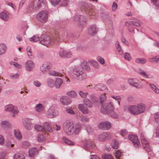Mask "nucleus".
Segmentation results:
<instances>
[{"label":"nucleus","mask_w":159,"mask_h":159,"mask_svg":"<svg viewBox=\"0 0 159 159\" xmlns=\"http://www.w3.org/2000/svg\"><path fill=\"white\" fill-rule=\"evenodd\" d=\"M72 34L69 33H56L53 37V40H51L50 38L45 34L42 35L39 38V41L40 43L45 46H47L52 41L54 42L55 41L59 42L60 40H62L66 38H68L71 36Z\"/></svg>","instance_id":"1"},{"label":"nucleus","mask_w":159,"mask_h":159,"mask_svg":"<svg viewBox=\"0 0 159 159\" xmlns=\"http://www.w3.org/2000/svg\"><path fill=\"white\" fill-rule=\"evenodd\" d=\"M128 111L133 115H138L144 112L145 110V105L140 103L137 105H130L128 107Z\"/></svg>","instance_id":"2"},{"label":"nucleus","mask_w":159,"mask_h":159,"mask_svg":"<svg viewBox=\"0 0 159 159\" xmlns=\"http://www.w3.org/2000/svg\"><path fill=\"white\" fill-rule=\"evenodd\" d=\"M63 130L68 135L72 134L75 131V128L73 123L69 120L66 121L63 124Z\"/></svg>","instance_id":"3"},{"label":"nucleus","mask_w":159,"mask_h":159,"mask_svg":"<svg viewBox=\"0 0 159 159\" xmlns=\"http://www.w3.org/2000/svg\"><path fill=\"white\" fill-rule=\"evenodd\" d=\"M73 76L76 79L82 80L86 78V75L80 67H75L73 70Z\"/></svg>","instance_id":"4"},{"label":"nucleus","mask_w":159,"mask_h":159,"mask_svg":"<svg viewBox=\"0 0 159 159\" xmlns=\"http://www.w3.org/2000/svg\"><path fill=\"white\" fill-rule=\"evenodd\" d=\"M114 110V107L111 102L102 105L101 109V112L102 113L107 114L110 113Z\"/></svg>","instance_id":"5"},{"label":"nucleus","mask_w":159,"mask_h":159,"mask_svg":"<svg viewBox=\"0 0 159 159\" xmlns=\"http://www.w3.org/2000/svg\"><path fill=\"white\" fill-rule=\"evenodd\" d=\"M48 13L46 11H42L39 12L37 15V18L40 22L45 23L48 20Z\"/></svg>","instance_id":"6"},{"label":"nucleus","mask_w":159,"mask_h":159,"mask_svg":"<svg viewBox=\"0 0 159 159\" xmlns=\"http://www.w3.org/2000/svg\"><path fill=\"white\" fill-rule=\"evenodd\" d=\"M141 143L144 149L148 152H150L151 153V149L150 148L148 143L146 140L144 133H142L140 135Z\"/></svg>","instance_id":"7"},{"label":"nucleus","mask_w":159,"mask_h":159,"mask_svg":"<svg viewBox=\"0 0 159 159\" xmlns=\"http://www.w3.org/2000/svg\"><path fill=\"white\" fill-rule=\"evenodd\" d=\"M47 114L49 118H52L59 115V112L56 107L52 106L48 109Z\"/></svg>","instance_id":"8"},{"label":"nucleus","mask_w":159,"mask_h":159,"mask_svg":"<svg viewBox=\"0 0 159 159\" xmlns=\"http://www.w3.org/2000/svg\"><path fill=\"white\" fill-rule=\"evenodd\" d=\"M5 110L6 111L11 112L13 113V115L12 116L13 117L15 116V115L17 114L18 112V111L17 108L11 104L6 106L5 107Z\"/></svg>","instance_id":"9"},{"label":"nucleus","mask_w":159,"mask_h":159,"mask_svg":"<svg viewBox=\"0 0 159 159\" xmlns=\"http://www.w3.org/2000/svg\"><path fill=\"white\" fill-rule=\"evenodd\" d=\"M129 139L134 143V145L136 148H138L140 145L139 141L137 136L135 135H130L128 136Z\"/></svg>","instance_id":"10"},{"label":"nucleus","mask_w":159,"mask_h":159,"mask_svg":"<svg viewBox=\"0 0 159 159\" xmlns=\"http://www.w3.org/2000/svg\"><path fill=\"white\" fill-rule=\"evenodd\" d=\"M128 82L130 85L138 89L141 88L143 86L141 84L138 83V80L136 79H129Z\"/></svg>","instance_id":"11"},{"label":"nucleus","mask_w":159,"mask_h":159,"mask_svg":"<svg viewBox=\"0 0 159 159\" xmlns=\"http://www.w3.org/2000/svg\"><path fill=\"white\" fill-rule=\"evenodd\" d=\"M111 124L108 121H105L100 123L98 125L99 128L104 130H108L111 128Z\"/></svg>","instance_id":"12"},{"label":"nucleus","mask_w":159,"mask_h":159,"mask_svg":"<svg viewBox=\"0 0 159 159\" xmlns=\"http://www.w3.org/2000/svg\"><path fill=\"white\" fill-rule=\"evenodd\" d=\"M25 68L26 70L29 71L32 70L35 66V64L31 60H29L25 63Z\"/></svg>","instance_id":"13"},{"label":"nucleus","mask_w":159,"mask_h":159,"mask_svg":"<svg viewBox=\"0 0 159 159\" xmlns=\"http://www.w3.org/2000/svg\"><path fill=\"white\" fill-rule=\"evenodd\" d=\"M74 19L76 20H79L80 25H82L85 23L86 17L84 16L76 15L74 16Z\"/></svg>","instance_id":"14"},{"label":"nucleus","mask_w":159,"mask_h":159,"mask_svg":"<svg viewBox=\"0 0 159 159\" xmlns=\"http://www.w3.org/2000/svg\"><path fill=\"white\" fill-rule=\"evenodd\" d=\"M111 135L109 132H104L99 136L100 141H103L111 138Z\"/></svg>","instance_id":"15"},{"label":"nucleus","mask_w":159,"mask_h":159,"mask_svg":"<svg viewBox=\"0 0 159 159\" xmlns=\"http://www.w3.org/2000/svg\"><path fill=\"white\" fill-rule=\"evenodd\" d=\"M84 146L86 150H89L93 148L94 147V144L91 140L88 139L86 140Z\"/></svg>","instance_id":"16"},{"label":"nucleus","mask_w":159,"mask_h":159,"mask_svg":"<svg viewBox=\"0 0 159 159\" xmlns=\"http://www.w3.org/2000/svg\"><path fill=\"white\" fill-rule=\"evenodd\" d=\"M60 100L61 103L63 105L66 106L70 104L71 102V100L67 96H64L61 97Z\"/></svg>","instance_id":"17"},{"label":"nucleus","mask_w":159,"mask_h":159,"mask_svg":"<svg viewBox=\"0 0 159 159\" xmlns=\"http://www.w3.org/2000/svg\"><path fill=\"white\" fill-rule=\"evenodd\" d=\"M51 67V65L48 62H44L40 67V70L43 72L49 70Z\"/></svg>","instance_id":"18"},{"label":"nucleus","mask_w":159,"mask_h":159,"mask_svg":"<svg viewBox=\"0 0 159 159\" xmlns=\"http://www.w3.org/2000/svg\"><path fill=\"white\" fill-rule=\"evenodd\" d=\"M98 31V30L96 26L93 25L90 27L88 30V34L90 35L93 36L95 35Z\"/></svg>","instance_id":"19"},{"label":"nucleus","mask_w":159,"mask_h":159,"mask_svg":"<svg viewBox=\"0 0 159 159\" xmlns=\"http://www.w3.org/2000/svg\"><path fill=\"white\" fill-rule=\"evenodd\" d=\"M84 104H79L78 107L80 110L84 114H87L89 113L88 109L85 107Z\"/></svg>","instance_id":"20"},{"label":"nucleus","mask_w":159,"mask_h":159,"mask_svg":"<svg viewBox=\"0 0 159 159\" xmlns=\"http://www.w3.org/2000/svg\"><path fill=\"white\" fill-rule=\"evenodd\" d=\"M32 4L33 5V8L37 9L39 8L41 6V1L40 0H34L32 2Z\"/></svg>","instance_id":"21"},{"label":"nucleus","mask_w":159,"mask_h":159,"mask_svg":"<svg viewBox=\"0 0 159 159\" xmlns=\"http://www.w3.org/2000/svg\"><path fill=\"white\" fill-rule=\"evenodd\" d=\"M43 128L46 129L48 131L50 132H52V126L50 123L45 122L43 124Z\"/></svg>","instance_id":"22"},{"label":"nucleus","mask_w":159,"mask_h":159,"mask_svg":"<svg viewBox=\"0 0 159 159\" xmlns=\"http://www.w3.org/2000/svg\"><path fill=\"white\" fill-rule=\"evenodd\" d=\"M28 152L30 156L33 157L38 153V150L35 148H32L29 149Z\"/></svg>","instance_id":"23"},{"label":"nucleus","mask_w":159,"mask_h":159,"mask_svg":"<svg viewBox=\"0 0 159 159\" xmlns=\"http://www.w3.org/2000/svg\"><path fill=\"white\" fill-rule=\"evenodd\" d=\"M63 83L62 80L60 78H57L55 80V83L54 82V86L57 89L59 88L61 85Z\"/></svg>","instance_id":"24"},{"label":"nucleus","mask_w":159,"mask_h":159,"mask_svg":"<svg viewBox=\"0 0 159 159\" xmlns=\"http://www.w3.org/2000/svg\"><path fill=\"white\" fill-rule=\"evenodd\" d=\"M94 88L97 90L103 91L107 89V87L103 84H99L96 85Z\"/></svg>","instance_id":"25"},{"label":"nucleus","mask_w":159,"mask_h":159,"mask_svg":"<svg viewBox=\"0 0 159 159\" xmlns=\"http://www.w3.org/2000/svg\"><path fill=\"white\" fill-rule=\"evenodd\" d=\"M1 126L2 128L4 129H7L11 127L10 123L7 121H3L1 124Z\"/></svg>","instance_id":"26"},{"label":"nucleus","mask_w":159,"mask_h":159,"mask_svg":"<svg viewBox=\"0 0 159 159\" xmlns=\"http://www.w3.org/2000/svg\"><path fill=\"white\" fill-rule=\"evenodd\" d=\"M116 110L117 111V112H116L115 111H114L113 110L112 111V112H111L110 113H109L108 115L113 118L115 119L117 118L118 117L119 112V109L118 108Z\"/></svg>","instance_id":"27"},{"label":"nucleus","mask_w":159,"mask_h":159,"mask_svg":"<svg viewBox=\"0 0 159 159\" xmlns=\"http://www.w3.org/2000/svg\"><path fill=\"white\" fill-rule=\"evenodd\" d=\"M0 18L5 21H7L9 19V16L8 14L2 12L0 14Z\"/></svg>","instance_id":"28"},{"label":"nucleus","mask_w":159,"mask_h":159,"mask_svg":"<svg viewBox=\"0 0 159 159\" xmlns=\"http://www.w3.org/2000/svg\"><path fill=\"white\" fill-rule=\"evenodd\" d=\"M34 127L38 131H41L43 133H45L46 132L45 129L42 125H34Z\"/></svg>","instance_id":"29"},{"label":"nucleus","mask_w":159,"mask_h":159,"mask_svg":"<svg viewBox=\"0 0 159 159\" xmlns=\"http://www.w3.org/2000/svg\"><path fill=\"white\" fill-rule=\"evenodd\" d=\"M147 61L146 60L143 58H137L135 61L136 63L141 65H143L146 63Z\"/></svg>","instance_id":"30"},{"label":"nucleus","mask_w":159,"mask_h":159,"mask_svg":"<svg viewBox=\"0 0 159 159\" xmlns=\"http://www.w3.org/2000/svg\"><path fill=\"white\" fill-rule=\"evenodd\" d=\"M7 47L4 44H0V56L3 55L6 52Z\"/></svg>","instance_id":"31"},{"label":"nucleus","mask_w":159,"mask_h":159,"mask_svg":"<svg viewBox=\"0 0 159 159\" xmlns=\"http://www.w3.org/2000/svg\"><path fill=\"white\" fill-rule=\"evenodd\" d=\"M81 66L83 69H84L86 70H89V64L87 61H84L81 64Z\"/></svg>","instance_id":"32"},{"label":"nucleus","mask_w":159,"mask_h":159,"mask_svg":"<svg viewBox=\"0 0 159 159\" xmlns=\"http://www.w3.org/2000/svg\"><path fill=\"white\" fill-rule=\"evenodd\" d=\"M149 85L151 89H152L156 93L159 94V89L154 84L150 83L149 84Z\"/></svg>","instance_id":"33"},{"label":"nucleus","mask_w":159,"mask_h":159,"mask_svg":"<svg viewBox=\"0 0 159 159\" xmlns=\"http://www.w3.org/2000/svg\"><path fill=\"white\" fill-rule=\"evenodd\" d=\"M67 95L73 98H75L77 96V94L74 91H70L67 93Z\"/></svg>","instance_id":"34"},{"label":"nucleus","mask_w":159,"mask_h":159,"mask_svg":"<svg viewBox=\"0 0 159 159\" xmlns=\"http://www.w3.org/2000/svg\"><path fill=\"white\" fill-rule=\"evenodd\" d=\"M26 51L28 56L29 58L30 59L33 58L34 56L32 54V51L31 47L30 46H28L27 48Z\"/></svg>","instance_id":"35"},{"label":"nucleus","mask_w":159,"mask_h":159,"mask_svg":"<svg viewBox=\"0 0 159 159\" xmlns=\"http://www.w3.org/2000/svg\"><path fill=\"white\" fill-rule=\"evenodd\" d=\"M15 136L17 139L20 140L22 138V136L20 131L18 129L14 130Z\"/></svg>","instance_id":"36"},{"label":"nucleus","mask_w":159,"mask_h":159,"mask_svg":"<svg viewBox=\"0 0 159 159\" xmlns=\"http://www.w3.org/2000/svg\"><path fill=\"white\" fill-rule=\"evenodd\" d=\"M85 11L87 13L89 14V15H95V13L94 11V10L92 8L89 7L85 8Z\"/></svg>","instance_id":"37"},{"label":"nucleus","mask_w":159,"mask_h":159,"mask_svg":"<svg viewBox=\"0 0 159 159\" xmlns=\"http://www.w3.org/2000/svg\"><path fill=\"white\" fill-rule=\"evenodd\" d=\"M116 46L119 53L120 55L122 54L123 53V52L121 49V46L118 41H117L116 42Z\"/></svg>","instance_id":"38"},{"label":"nucleus","mask_w":159,"mask_h":159,"mask_svg":"<svg viewBox=\"0 0 159 159\" xmlns=\"http://www.w3.org/2000/svg\"><path fill=\"white\" fill-rule=\"evenodd\" d=\"M25 157L22 154L17 153L15 154L14 157V159H25Z\"/></svg>","instance_id":"39"},{"label":"nucleus","mask_w":159,"mask_h":159,"mask_svg":"<svg viewBox=\"0 0 159 159\" xmlns=\"http://www.w3.org/2000/svg\"><path fill=\"white\" fill-rule=\"evenodd\" d=\"M81 125L80 124H77L75 126L74 132L75 134H77L81 130Z\"/></svg>","instance_id":"40"},{"label":"nucleus","mask_w":159,"mask_h":159,"mask_svg":"<svg viewBox=\"0 0 159 159\" xmlns=\"http://www.w3.org/2000/svg\"><path fill=\"white\" fill-rule=\"evenodd\" d=\"M35 108L36 111L39 112L42 111L43 109V106L42 104L39 103L36 105Z\"/></svg>","instance_id":"41"},{"label":"nucleus","mask_w":159,"mask_h":159,"mask_svg":"<svg viewBox=\"0 0 159 159\" xmlns=\"http://www.w3.org/2000/svg\"><path fill=\"white\" fill-rule=\"evenodd\" d=\"M84 104L89 107H91L93 106V103L88 99H86L85 100Z\"/></svg>","instance_id":"42"},{"label":"nucleus","mask_w":159,"mask_h":159,"mask_svg":"<svg viewBox=\"0 0 159 159\" xmlns=\"http://www.w3.org/2000/svg\"><path fill=\"white\" fill-rule=\"evenodd\" d=\"M106 96L104 94H102L100 98V103L102 105H104L103 103L106 102Z\"/></svg>","instance_id":"43"},{"label":"nucleus","mask_w":159,"mask_h":159,"mask_svg":"<svg viewBox=\"0 0 159 159\" xmlns=\"http://www.w3.org/2000/svg\"><path fill=\"white\" fill-rule=\"evenodd\" d=\"M153 116L155 122L157 123H159V112L154 113L153 115Z\"/></svg>","instance_id":"44"},{"label":"nucleus","mask_w":159,"mask_h":159,"mask_svg":"<svg viewBox=\"0 0 159 159\" xmlns=\"http://www.w3.org/2000/svg\"><path fill=\"white\" fill-rule=\"evenodd\" d=\"M47 83L48 85L50 87H53L54 86V81L52 79H48Z\"/></svg>","instance_id":"45"},{"label":"nucleus","mask_w":159,"mask_h":159,"mask_svg":"<svg viewBox=\"0 0 159 159\" xmlns=\"http://www.w3.org/2000/svg\"><path fill=\"white\" fill-rule=\"evenodd\" d=\"M23 125L25 128L28 130H30L32 128V126L29 122L26 121H24L23 122Z\"/></svg>","instance_id":"46"},{"label":"nucleus","mask_w":159,"mask_h":159,"mask_svg":"<svg viewBox=\"0 0 159 159\" xmlns=\"http://www.w3.org/2000/svg\"><path fill=\"white\" fill-rule=\"evenodd\" d=\"M49 75L52 76H61L62 74L61 73L54 71H51L49 72Z\"/></svg>","instance_id":"47"},{"label":"nucleus","mask_w":159,"mask_h":159,"mask_svg":"<svg viewBox=\"0 0 159 159\" xmlns=\"http://www.w3.org/2000/svg\"><path fill=\"white\" fill-rule=\"evenodd\" d=\"M62 139L65 143L69 145H73L74 144V143L73 142L67 139L65 137H63Z\"/></svg>","instance_id":"48"},{"label":"nucleus","mask_w":159,"mask_h":159,"mask_svg":"<svg viewBox=\"0 0 159 159\" xmlns=\"http://www.w3.org/2000/svg\"><path fill=\"white\" fill-rule=\"evenodd\" d=\"M139 74L142 77L145 78H148V75L142 69L140 70Z\"/></svg>","instance_id":"49"},{"label":"nucleus","mask_w":159,"mask_h":159,"mask_svg":"<svg viewBox=\"0 0 159 159\" xmlns=\"http://www.w3.org/2000/svg\"><path fill=\"white\" fill-rule=\"evenodd\" d=\"M80 121L82 122H86L89 121V118L86 116H80Z\"/></svg>","instance_id":"50"},{"label":"nucleus","mask_w":159,"mask_h":159,"mask_svg":"<svg viewBox=\"0 0 159 159\" xmlns=\"http://www.w3.org/2000/svg\"><path fill=\"white\" fill-rule=\"evenodd\" d=\"M39 38L38 36L35 35L32 38L29 39V40L31 42H36L38 40H39Z\"/></svg>","instance_id":"51"},{"label":"nucleus","mask_w":159,"mask_h":159,"mask_svg":"<svg viewBox=\"0 0 159 159\" xmlns=\"http://www.w3.org/2000/svg\"><path fill=\"white\" fill-rule=\"evenodd\" d=\"M149 61L151 62H155L156 63H158L159 61V58L158 56H156L150 58L149 59Z\"/></svg>","instance_id":"52"},{"label":"nucleus","mask_w":159,"mask_h":159,"mask_svg":"<svg viewBox=\"0 0 159 159\" xmlns=\"http://www.w3.org/2000/svg\"><path fill=\"white\" fill-rule=\"evenodd\" d=\"M152 2L157 9H159V0H151Z\"/></svg>","instance_id":"53"},{"label":"nucleus","mask_w":159,"mask_h":159,"mask_svg":"<svg viewBox=\"0 0 159 159\" xmlns=\"http://www.w3.org/2000/svg\"><path fill=\"white\" fill-rule=\"evenodd\" d=\"M44 139L45 138L43 135L39 134L38 135L37 140L39 142H42L43 141Z\"/></svg>","instance_id":"54"},{"label":"nucleus","mask_w":159,"mask_h":159,"mask_svg":"<svg viewBox=\"0 0 159 159\" xmlns=\"http://www.w3.org/2000/svg\"><path fill=\"white\" fill-rule=\"evenodd\" d=\"M137 21H132V24L135 25L137 27H139L140 26V24H141V22L137 20Z\"/></svg>","instance_id":"55"},{"label":"nucleus","mask_w":159,"mask_h":159,"mask_svg":"<svg viewBox=\"0 0 159 159\" xmlns=\"http://www.w3.org/2000/svg\"><path fill=\"white\" fill-rule=\"evenodd\" d=\"M10 64L11 65H13L15 67L18 68H21V66L19 64L17 63L14 61H11L10 62Z\"/></svg>","instance_id":"56"},{"label":"nucleus","mask_w":159,"mask_h":159,"mask_svg":"<svg viewBox=\"0 0 159 159\" xmlns=\"http://www.w3.org/2000/svg\"><path fill=\"white\" fill-rule=\"evenodd\" d=\"M66 111L67 113L71 115H74L75 114V112L71 108H67L66 109Z\"/></svg>","instance_id":"57"},{"label":"nucleus","mask_w":159,"mask_h":159,"mask_svg":"<svg viewBox=\"0 0 159 159\" xmlns=\"http://www.w3.org/2000/svg\"><path fill=\"white\" fill-rule=\"evenodd\" d=\"M61 0H50L51 4L54 6L57 5L60 2Z\"/></svg>","instance_id":"58"},{"label":"nucleus","mask_w":159,"mask_h":159,"mask_svg":"<svg viewBox=\"0 0 159 159\" xmlns=\"http://www.w3.org/2000/svg\"><path fill=\"white\" fill-rule=\"evenodd\" d=\"M30 144L29 142L27 141L23 142L22 145V147L24 148H27L29 147Z\"/></svg>","instance_id":"59"},{"label":"nucleus","mask_w":159,"mask_h":159,"mask_svg":"<svg viewBox=\"0 0 159 159\" xmlns=\"http://www.w3.org/2000/svg\"><path fill=\"white\" fill-rule=\"evenodd\" d=\"M79 94L80 95L82 98H85L87 97V95L88 94L87 93H84L82 91L79 92Z\"/></svg>","instance_id":"60"},{"label":"nucleus","mask_w":159,"mask_h":159,"mask_svg":"<svg viewBox=\"0 0 159 159\" xmlns=\"http://www.w3.org/2000/svg\"><path fill=\"white\" fill-rule=\"evenodd\" d=\"M119 143L117 140H115L113 145H112V147L115 149H117L118 147Z\"/></svg>","instance_id":"61"},{"label":"nucleus","mask_w":159,"mask_h":159,"mask_svg":"<svg viewBox=\"0 0 159 159\" xmlns=\"http://www.w3.org/2000/svg\"><path fill=\"white\" fill-rule=\"evenodd\" d=\"M66 51L62 50L59 52V54L61 57H64L66 56Z\"/></svg>","instance_id":"62"},{"label":"nucleus","mask_w":159,"mask_h":159,"mask_svg":"<svg viewBox=\"0 0 159 159\" xmlns=\"http://www.w3.org/2000/svg\"><path fill=\"white\" fill-rule=\"evenodd\" d=\"M102 159H113V158L111 155L104 154L102 157Z\"/></svg>","instance_id":"63"},{"label":"nucleus","mask_w":159,"mask_h":159,"mask_svg":"<svg viewBox=\"0 0 159 159\" xmlns=\"http://www.w3.org/2000/svg\"><path fill=\"white\" fill-rule=\"evenodd\" d=\"M5 144V146L8 147L11 146V147H13L14 146V144H11V142L10 141H7Z\"/></svg>","instance_id":"64"}]
</instances>
